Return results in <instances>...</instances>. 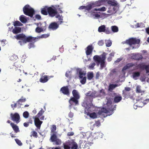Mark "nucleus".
Here are the masks:
<instances>
[{
	"label": "nucleus",
	"instance_id": "26",
	"mask_svg": "<svg viewBox=\"0 0 149 149\" xmlns=\"http://www.w3.org/2000/svg\"><path fill=\"white\" fill-rule=\"evenodd\" d=\"M21 29L19 27H15L12 30L13 33L15 34L19 33L21 32Z\"/></svg>",
	"mask_w": 149,
	"mask_h": 149
},
{
	"label": "nucleus",
	"instance_id": "9",
	"mask_svg": "<svg viewBox=\"0 0 149 149\" xmlns=\"http://www.w3.org/2000/svg\"><path fill=\"white\" fill-rule=\"evenodd\" d=\"M44 112V111L43 110V109H42L36 116L33 117V118L34 120L35 125L38 128H39L40 127L42 123V121L39 120V117L42 116Z\"/></svg>",
	"mask_w": 149,
	"mask_h": 149
},
{
	"label": "nucleus",
	"instance_id": "21",
	"mask_svg": "<svg viewBox=\"0 0 149 149\" xmlns=\"http://www.w3.org/2000/svg\"><path fill=\"white\" fill-rule=\"evenodd\" d=\"M107 1V0H100L96 1L93 3L94 7L95 6H99L104 4Z\"/></svg>",
	"mask_w": 149,
	"mask_h": 149
},
{
	"label": "nucleus",
	"instance_id": "4",
	"mask_svg": "<svg viewBox=\"0 0 149 149\" xmlns=\"http://www.w3.org/2000/svg\"><path fill=\"white\" fill-rule=\"evenodd\" d=\"M92 99H90L89 101H84L82 104V106L85 107V111L87 113V115L89 116L90 118L94 119L97 117V114L95 112L90 113L89 111L92 107L91 101Z\"/></svg>",
	"mask_w": 149,
	"mask_h": 149
},
{
	"label": "nucleus",
	"instance_id": "30",
	"mask_svg": "<svg viewBox=\"0 0 149 149\" xmlns=\"http://www.w3.org/2000/svg\"><path fill=\"white\" fill-rule=\"evenodd\" d=\"M94 7V6H93V3H91L88 5L85 6V9L86 10H90L92 8Z\"/></svg>",
	"mask_w": 149,
	"mask_h": 149
},
{
	"label": "nucleus",
	"instance_id": "60",
	"mask_svg": "<svg viewBox=\"0 0 149 149\" xmlns=\"http://www.w3.org/2000/svg\"><path fill=\"white\" fill-rule=\"evenodd\" d=\"M36 18L38 19H41V16L39 15H36Z\"/></svg>",
	"mask_w": 149,
	"mask_h": 149
},
{
	"label": "nucleus",
	"instance_id": "41",
	"mask_svg": "<svg viewBox=\"0 0 149 149\" xmlns=\"http://www.w3.org/2000/svg\"><path fill=\"white\" fill-rule=\"evenodd\" d=\"M29 114L27 111L24 112L23 114V116L25 118H27L29 117Z\"/></svg>",
	"mask_w": 149,
	"mask_h": 149
},
{
	"label": "nucleus",
	"instance_id": "59",
	"mask_svg": "<svg viewBox=\"0 0 149 149\" xmlns=\"http://www.w3.org/2000/svg\"><path fill=\"white\" fill-rule=\"evenodd\" d=\"M112 57L109 56L107 58V60L108 62H110L112 59Z\"/></svg>",
	"mask_w": 149,
	"mask_h": 149
},
{
	"label": "nucleus",
	"instance_id": "43",
	"mask_svg": "<svg viewBox=\"0 0 149 149\" xmlns=\"http://www.w3.org/2000/svg\"><path fill=\"white\" fill-rule=\"evenodd\" d=\"M23 25L22 24L21 22H20L19 21H16L14 23V26H22Z\"/></svg>",
	"mask_w": 149,
	"mask_h": 149
},
{
	"label": "nucleus",
	"instance_id": "45",
	"mask_svg": "<svg viewBox=\"0 0 149 149\" xmlns=\"http://www.w3.org/2000/svg\"><path fill=\"white\" fill-rule=\"evenodd\" d=\"M56 126L55 125H52V127L51 128V130L52 132H53V133H55L54 132L56 130ZM56 134V133H55Z\"/></svg>",
	"mask_w": 149,
	"mask_h": 149
},
{
	"label": "nucleus",
	"instance_id": "44",
	"mask_svg": "<svg viewBox=\"0 0 149 149\" xmlns=\"http://www.w3.org/2000/svg\"><path fill=\"white\" fill-rule=\"evenodd\" d=\"M121 100V97H120L116 96L114 99V101L115 102H118Z\"/></svg>",
	"mask_w": 149,
	"mask_h": 149
},
{
	"label": "nucleus",
	"instance_id": "16",
	"mask_svg": "<svg viewBox=\"0 0 149 149\" xmlns=\"http://www.w3.org/2000/svg\"><path fill=\"white\" fill-rule=\"evenodd\" d=\"M12 120L18 123L19 122L20 116L19 114L17 113H15L14 115L11 114Z\"/></svg>",
	"mask_w": 149,
	"mask_h": 149
},
{
	"label": "nucleus",
	"instance_id": "33",
	"mask_svg": "<svg viewBox=\"0 0 149 149\" xmlns=\"http://www.w3.org/2000/svg\"><path fill=\"white\" fill-rule=\"evenodd\" d=\"M112 31L113 33L117 32L118 31V27L116 26H112L111 27Z\"/></svg>",
	"mask_w": 149,
	"mask_h": 149
},
{
	"label": "nucleus",
	"instance_id": "47",
	"mask_svg": "<svg viewBox=\"0 0 149 149\" xmlns=\"http://www.w3.org/2000/svg\"><path fill=\"white\" fill-rule=\"evenodd\" d=\"M17 58V56L15 55H13L10 57V59L11 60L16 59Z\"/></svg>",
	"mask_w": 149,
	"mask_h": 149
},
{
	"label": "nucleus",
	"instance_id": "2",
	"mask_svg": "<svg viewBox=\"0 0 149 149\" xmlns=\"http://www.w3.org/2000/svg\"><path fill=\"white\" fill-rule=\"evenodd\" d=\"M52 6L53 8L49 7L47 6L43 7L41 8V13L45 15H47L48 14L49 16L53 17L58 13L57 9L58 10L60 13H63L62 11L61 10L63 8V7L61 6V4L60 5L56 6L55 7H54L53 6Z\"/></svg>",
	"mask_w": 149,
	"mask_h": 149
},
{
	"label": "nucleus",
	"instance_id": "8",
	"mask_svg": "<svg viewBox=\"0 0 149 149\" xmlns=\"http://www.w3.org/2000/svg\"><path fill=\"white\" fill-rule=\"evenodd\" d=\"M64 149H80L78 148L77 144L73 140H68L63 144Z\"/></svg>",
	"mask_w": 149,
	"mask_h": 149
},
{
	"label": "nucleus",
	"instance_id": "3",
	"mask_svg": "<svg viewBox=\"0 0 149 149\" xmlns=\"http://www.w3.org/2000/svg\"><path fill=\"white\" fill-rule=\"evenodd\" d=\"M107 54L105 52L103 53L100 56L95 55L93 57L94 61L96 63L97 66L100 64V70H102L106 66V63L105 60L106 58Z\"/></svg>",
	"mask_w": 149,
	"mask_h": 149
},
{
	"label": "nucleus",
	"instance_id": "1",
	"mask_svg": "<svg viewBox=\"0 0 149 149\" xmlns=\"http://www.w3.org/2000/svg\"><path fill=\"white\" fill-rule=\"evenodd\" d=\"M78 136L80 139L79 141L80 148L81 147L83 148H86L87 144L91 146L93 144L92 142H90V141H92L93 139L90 132H80L78 135Z\"/></svg>",
	"mask_w": 149,
	"mask_h": 149
},
{
	"label": "nucleus",
	"instance_id": "11",
	"mask_svg": "<svg viewBox=\"0 0 149 149\" xmlns=\"http://www.w3.org/2000/svg\"><path fill=\"white\" fill-rule=\"evenodd\" d=\"M94 10V9L91 10V17L94 19H96L102 18L103 17H106L107 14L100 12H97Z\"/></svg>",
	"mask_w": 149,
	"mask_h": 149
},
{
	"label": "nucleus",
	"instance_id": "19",
	"mask_svg": "<svg viewBox=\"0 0 149 149\" xmlns=\"http://www.w3.org/2000/svg\"><path fill=\"white\" fill-rule=\"evenodd\" d=\"M59 24H58L56 22H54L51 23L49 25V29L53 30L56 29L59 27Z\"/></svg>",
	"mask_w": 149,
	"mask_h": 149
},
{
	"label": "nucleus",
	"instance_id": "53",
	"mask_svg": "<svg viewBox=\"0 0 149 149\" xmlns=\"http://www.w3.org/2000/svg\"><path fill=\"white\" fill-rule=\"evenodd\" d=\"M16 104H17V108H19L21 107V105L22 104L21 103H20V102H19V101H18L17 102Z\"/></svg>",
	"mask_w": 149,
	"mask_h": 149
},
{
	"label": "nucleus",
	"instance_id": "56",
	"mask_svg": "<svg viewBox=\"0 0 149 149\" xmlns=\"http://www.w3.org/2000/svg\"><path fill=\"white\" fill-rule=\"evenodd\" d=\"M121 60V59L120 58H118L114 62V63L115 64H117V63L120 62V61Z\"/></svg>",
	"mask_w": 149,
	"mask_h": 149
},
{
	"label": "nucleus",
	"instance_id": "24",
	"mask_svg": "<svg viewBox=\"0 0 149 149\" xmlns=\"http://www.w3.org/2000/svg\"><path fill=\"white\" fill-rule=\"evenodd\" d=\"M10 125L15 133L19 132L18 126L13 123H10Z\"/></svg>",
	"mask_w": 149,
	"mask_h": 149
},
{
	"label": "nucleus",
	"instance_id": "57",
	"mask_svg": "<svg viewBox=\"0 0 149 149\" xmlns=\"http://www.w3.org/2000/svg\"><path fill=\"white\" fill-rule=\"evenodd\" d=\"M115 53L114 52H112L109 55V56L113 57L114 56Z\"/></svg>",
	"mask_w": 149,
	"mask_h": 149
},
{
	"label": "nucleus",
	"instance_id": "63",
	"mask_svg": "<svg viewBox=\"0 0 149 149\" xmlns=\"http://www.w3.org/2000/svg\"><path fill=\"white\" fill-rule=\"evenodd\" d=\"M29 123H24V125L25 127H27L29 125Z\"/></svg>",
	"mask_w": 149,
	"mask_h": 149
},
{
	"label": "nucleus",
	"instance_id": "34",
	"mask_svg": "<svg viewBox=\"0 0 149 149\" xmlns=\"http://www.w3.org/2000/svg\"><path fill=\"white\" fill-rule=\"evenodd\" d=\"M103 134L102 133L100 132H98L95 133L94 136H96V137H95V138H102L103 136Z\"/></svg>",
	"mask_w": 149,
	"mask_h": 149
},
{
	"label": "nucleus",
	"instance_id": "15",
	"mask_svg": "<svg viewBox=\"0 0 149 149\" xmlns=\"http://www.w3.org/2000/svg\"><path fill=\"white\" fill-rule=\"evenodd\" d=\"M118 8V6H110L107 12L110 13L109 15H111L116 13Z\"/></svg>",
	"mask_w": 149,
	"mask_h": 149
},
{
	"label": "nucleus",
	"instance_id": "46",
	"mask_svg": "<svg viewBox=\"0 0 149 149\" xmlns=\"http://www.w3.org/2000/svg\"><path fill=\"white\" fill-rule=\"evenodd\" d=\"M15 140L16 143L19 146H21L22 145V143L21 142V141L19 140L18 139H15Z\"/></svg>",
	"mask_w": 149,
	"mask_h": 149
},
{
	"label": "nucleus",
	"instance_id": "54",
	"mask_svg": "<svg viewBox=\"0 0 149 149\" xmlns=\"http://www.w3.org/2000/svg\"><path fill=\"white\" fill-rule=\"evenodd\" d=\"M104 32L107 34H109L110 33V31L108 28L106 29H105Z\"/></svg>",
	"mask_w": 149,
	"mask_h": 149
},
{
	"label": "nucleus",
	"instance_id": "28",
	"mask_svg": "<svg viewBox=\"0 0 149 149\" xmlns=\"http://www.w3.org/2000/svg\"><path fill=\"white\" fill-rule=\"evenodd\" d=\"M107 2L110 5V6H117L116 2L114 0H108Z\"/></svg>",
	"mask_w": 149,
	"mask_h": 149
},
{
	"label": "nucleus",
	"instance_id": "39",
	"mask_svg": "<svg viewBox=\"0 0 149 149\" xmlns=\"http://www.w3.org/2000/svg\"><path fill=\"white\" fill-rule=\"evenodd\" d=\"M93 72H88L87 74L88 79L89 80H91L93 78Z\"/></svg>",
	"mask_w": 149,
	"mask_h": 149
},
{
	"label": "nucleus",
	"instance_id": "49",
	"mask_svg": "<svg viewBox=\"0 0 149 149\" xmlns=\"http://www.w3.org/2000/svg\"><path fill=\"white\" fill-rule=\"evenodd\" d=\"M29 48L30 49L31 48H34L35 47V46L34 45L33 43H30L28 45Z\"/></svg>",
	"mask_w": 149,
	"mask_h": 149
},
{
	"label": "nucleus",
	"instance_id": "38",
	"mask_svg": "<svg viewBox=\"0 0 149 149\" xmlns=\"http://www.w3.org/2000/svg\"><path fill=\"white\" fill-rule=\"evenodd\" d=\"M49 36V34H44L41 36H37L36 38H46Z\"/></svg>",
	"mask_w": 149,
	"mask_h": 149
},
{
	"label": "nucleus",
	"instance_id": "18",
	"mask_svg": "<svg viewBox=\"0 0 149 149\" xmlns=\"http://www.w3.org/2000/svg\"><path fill=\"white\" fill-rule=\"evenodd\" d=\"M77 73L79 75V79L86 77L85 76L86 73L81 69H78L77 70Z\"/></svg>",
	"mask_w": 149,
	"mask_h": 149
},
{
	"label": "nucleus",
	"instance_id": "13",
	"mask_svg": "<svg viewBox=\"0 0 149 149\" xmlns=\"http://www.w3.org/2000/svg\"><path fill=\"white\" fill-rule=\"evenodd\" d=\"M86 97L85 99L87 100L89 98V97H97L98 95L97 94V92L95 91H90L87 92L86 94Z\"/></svg>",
	"mask_w": 149,
	"mask_h": 149
},
{
	"label": "nucleus",
	"instance_id": "35",
	"mask_svg": "<svg viewBox=\"0 0 149 149\" xmlns=\"http://www.w3.org/2000/svg\"><path fill=\"white\" fill-rule=\"evenodd\" d=\"M105 28V26L104 25H102L99 27L98 31L99 32H104Z\"/></svg>",
	"mask_w": 149,
	"mask_h": 149
},
{
	"label": "nucleus",
	"instance_id": "40",
	"mask_svg": "<svg viewBox=\"0 0 149 149\" xmlns=\"http://www.w3.org/2000/svg\"><path fill=\"white\" fill-rule=\"evenodd\" d=\"M106 8L105 7H103L102 8H95L94 9V10H95L96 11H104L106 10Z\"/></svg>",
	"mask_w": 149,
	"mask_h": 149
},
{
	"label": "nucleus",
	"instance_id": "20",
	"mask_svg": "<svg viewBox=\"0 0 149 149\" xmlns=\"http://www.w3.org/2000/svg\"><path fill=\"white\" fill-rule=\"evenodd\" d=\"M120 69H119L118 68L113 69L111 70L109 74V75L110 77H111L114 74L116 75L120 74Z\"/></svg>",
	"mask_w": 149,
	"mask_h": 149
},
{
	"label": "nucleus",
	"instance_id": "62",
	"mask_svg": "<svg viewBox=\"0 0 149 149\" xmlns=\"http://www.w3.org/2000/svg\"><path fill=\"white\" fill-rule=\"evenodd\" d=\"M100 75V73L99 72H98L96 74V78L97 79H98Z\"/></svg>",
	"mask_w": 149,
	"mask_h": 149
},
{
	"label": "nucleus",
	"instance_id": "22",
	"mask_svg": "<svg viewBox=\"0 0 149 149\" xmlns=\"http://www.w3.org/2000/svg\"><path fill=\"white\" fill-rule=\"evenodd\" d=\"M57 13L55 16L56 18L58 19V21H57V23L58 24L60 25L61 24L63 23V17L62 15H60L59 14H57Z\"/></svg>",
	"mask_w": 149,
	"mask_h": 149
},
{
	"label": "nucleus",
	"instance_id": "25",
	"mask_svg": "<svg viewBox=\"0 0 149 149\" xmlns=\"http://www.w3.org/2000/svg\"><path fill=\"white\" fill-rule=\"evenodd\" d=\"M48 80L47 76L45 75L42 76L40 79V81L42 83H44L47 82Z\"/></svg>",
	"mask_w": 149,
	"mask_h": 149
},
{
	"label": "nucleus",
	"instance_id": "64",
	"mask_svg": "<svg viewBox=\"0 0 149 149\" xmlns=\"http://www.w3.org/2000/svg\"><path fill=\"white\" fill-rule=\"evenodd\" d=\"M52 149H61L60 147H53Z\"/></svg>",
	"mask_w": 149,
	"mask_h": 149
},
{
	"label": "nucleus",
	"instance_id": "31",
	"mask_svg": "<svg viewBox=\"0 0 149 149\" xmlns=\"http://www.w3.org/2000/svg\"><path fill=\"white\" fill-rule=\"evenodd\" d=\"M96 65L95 63L93 62L91 63L88 65L87 66V67L88 69L90 70H94L95 69V66Z\"/></svg>",
	"mask_w": 149,
	"mask_h": 149
},
{
	"label": "nucleus",
	"instance_id": "51",
	"mask_svg": "<svg viewBox=\"0 0 149 149\" xmlns=\"http://www.w3.org/2000/svg\"><path fill=\"white\" fill-rule=\"evenodd\" d=\"M93 125L94 126L99 127L100 125V121H97L95 122V123Z\"/></svg>",
	"mask_w": 149,
	"mask_h": 149
},
{
	"label": "nucleus",
	"instance_id": "52",
	"mask_svg": "<svg viewBox=\"0 0 149 149\" xmlns=\"http://www.w3.org/2000/svg\"><path fill=\"white\" fill-rule=\"evenodd\" d=\"M26 100V99L25 98H23V97H22L21 99H19L18 101L19 102H20V103H21L22 102H24Z\"/></svg>",
	"mask_w": 149,
	"mask_h": 149
},
{
	"label": "nucleus",
	"instance_id": "48",
	"mask_svg": "<svg viewBox=\"0 0 149 149\" xmlns=\"http://www.w3.org/2000/svg\"><path fill=\"white\" fill-rule=\"evenodd\" d=\"M31 133V136H33L35 137L36 138L37 137V133L35 131H33Z\"/></svg>",
	"mask_w": 149,
	"mask_h": 149
},
{
	"label": "nucleus",
	"instance_id": "7",
	"mask_svg": "<svg viewBox=\"0 0 149 149\" xmlns=\"http://www.w3.org/2000/svg\"><path fill=\"white\" fill-rule=\"evenodd\" d=\"M112 102L111 100H108L107 103V109L103 108L98 112L99 115H102L103 113H107L108 116L112 115L113 113V106H111Z\"/></svg>",
	"mask_w": 149,
	"mask_h": 149
},
{
	"label": "nucleus",
	"instance_id": "58",
	"mask_svg": "<svg viewBox=\"0 0 149 149\" xmlns=\"http://www.w3.org/2000/svg\"><path fill=\"white\" fill-rule=\"evenodd\" d=\"M74 134L73 132H70L68 133L67 135L68 136H72Z\"/></svg>",
	"mask_w": 149,
	"mask_h": 149
},
{
	"label": "nucleus",
	"instance_id": "10",
	"mask_svg": "<svg viewBox=\"0 0 149 149\" xmlns=\"http://www.w3.org/2000/svg\"><path fill=\"white\" fill-rule=\"evenodd\" d=\"M23 11L25 15L31 17H33L34 12L33 9L28 5L24 7L23 8Z\"/></svg>",
	"mask_w": 149,
	"mask_h": 149
},
{
	"label": "nucleus",
	"instance_id": "61",
	"mask_svg": "<svg viewBox=\"0 0 149 149\" xmlns=\"http://www.w3.org/2000/svg\"><path fill=\"white\" fill-rule=\"evenodd\" d=\"M70 118H71L73 116V114L72 113V112H70L68 114Z\"/></svg>",
	"mask_w": 149,
	"mask_h": 149
},
{
	"label": "nucleus",
	"instance_id": "29",
	"mask_svg": "<svg viewBox=\"0 0 149 149\" xmlns=\"http://www.w3.org/2000/svg\"><path fill=\"white\" fill-rule=\"evenodd\" d=\"M72 70V69H71L70 70H67L65 73V77L67 78H71Z\"/></svg>",
	"mask_w": 149,
	"mask_h": 149
},
{
	"label": "nucleus",
	"instance_id": "36",
	"mask_svg": "<svg viewBox=\"0 0 149 149\" xmlns=\"http://www.w3.org/2000/svg\"><path fill=\"white\" fill-rule=\"evenodd\" d=\"M118 85L116 84H111L109 86V90L110 91H111L116 87Z\"/></svg>",
	"mask_w": 149,
	"mask_h": 149
},
{
	"label": "nucleus",
	"instance_id": "23",
	"mask_svg": "<svg viewBox=\"0 0 149 149\" xmlns=\"http://www.w3.org/2000/svg\"><path fill=\"white\" fill-rule=\"evenodd\" d=\"M64 94L67 95H69V92L68 86H66L62 87L60 90Z\"/></svg>",
	"mask_w": 149,
	"mask_h": 149
},
{
	"label": "nucleus",
	"instance_id": "17",
	"mask_svg": "<svg viewBox=\"0 0 149 149\" xmlns=\"http://www.w3.org/2000/svg\"><path fill=\"white\" fill-rule=\"evenodd\" d=\"M35 24L37 26V27L36 28L35 31L36 32L38 33H39L42 31L43 29H45V27H44L43 26H42V24L40 23H35Z\"/></svg>",
	"mask_w": 149,
	"mask_h": 149
},
{
	"label": "nucleus",
	"instance_id": "42",
	"mask_svg": "<svg viewBox=\"0 0 149 149\" xmlns=\"http://www.w3.org/2000/svg\"><path fill=\"white\" fill-rule=\"evenodd\" d=\"M79 79L80 80V82L82 84H84L86 83V77H84V78H81Z\"/></svg>",
	"mask_w": 149,
	"mask_h": 149
},
{
	"label": "nucleus",
	"instance_id": "27",
	"mask_svg": "<svg viewBox=\"0 0 149 149\" xmlns=\"http://www.w3.org/2000/svg\"><path fill=\"white\" fill-rule=\"evenodd\" d=\"M19 20L23 23H26L27 21L26 17L24 15H22L19 17Z\"/></svg>",
	"mask_w": 149,
	"mask_h": 149
},
{
	"label": "nucleus",
	"instance_id": "37",
	"mask_svg": "<svg viewBox=\"0 0 149 149\" xmlns=\"http://www.w3.org/2000/svg\"><path fill=\"white\" fill-rule=\"evenodd\" d=\"M105 43L106 46L108 47L111 46L112 44L111 41L110 40H106Z\"/></svg>",
	"mask_w": 149,
	"mask_h": 149
},
{
	"label": "nucleus",
	"instance_id": "55",
	"mask_svg": "<svg viewBox=\"0 0 149 149\" xmlns=\"http://www.w3.org/2000/svg\"><path fill=\"white\" fill-rule=\"evenodd\" d=\"M11 107L13 109L14 108L17 107V104H16V103H14V104H11Z\"/></svg>",
	"mask_w": 149,
	"mask_h": 149
},
{
	"label": "nucleus",
	"instance_id": "6",
	"mask_svg": "<svg viewBox=\"0 0 149 149\" xmlns=\"http://www.w3.org/2000/svg\"><path fill=\"white\" fill-rule=\"evenodd\" d=\"M72 93L73 97H71L69 101L70 104L69 107L70 109L74 106L79 104L78 100L80 98L79 93L77 90H73Z\"/></svg>",
	"mask_w": 149,
	"mask_h": 149
},
{
	"label": "nucleus",
	"instance_id": "50",
	"mask_svg": "<svg viewBox=\"0 0 149 149\" xmlns=\"http://www.w3.org/2000/svg\"><path fill=\"white\" fill-rule=\"evenodd\" d=\"M98 44L99 46L103 45L104 44V41L102 40L99 41L98 42Z\"/></svg>",
	"mask_w": 149,
	"mask_h": 149
},
{
	"label": "nucleus",
	"instance_id": "14",
	"mask_svg": "<svg viewBox=\"0 0 149 149\" xmlns=\"http://www.w3.org/2000/svg\"><path fill=\"white\" fill-rule=\"evenodd\" d=\"M94 47L91 44L88 46L87 47L86 49V53L88 58V56L90 55L91 56L92 53V51Z\"/></svg>",
	"mask_w": 149,
	"mask_h": 149
},
{
	"label": "nucleus",
	"instance_id": "5",
	"mask_svg": "<svg viewBox=\"0 0 149 149\" xmlns=\"http://www.w3.org/2000/svg\"><path fill=\"white\" fill-rule=\"evenodd\" d=\"M14 37L17 39L20 40L19 41L21 45H23L26 44L27 42H32L36 40V38L31 36L26 37L23 34H19L14 36Z\"/></svg>",
	"mask_w": 149,
	"mask_h": 149
},
{
	"label": "nucleus",
	"instance_id": "32",
	"mask_svg": "<svg viewBox=\"0 0 149 149\" xmlns=\"http://www.w3.org/2000/svg\"><path fill=\"white\" fill-rule=\"evenodd\" d=\"M97 94H98V95L97 97H102L104 96L105 95V93L103 89H101L99 91L97 92Z\"/></svg>",
	"mask_w": 149,
	"mask_h": 149
},
{
	"label": "nucleus",
	"instance_id": "12",
	"mask_svg": "<svg viewBox=\"0 0 149 149\" xmlns=\"http://www.w3.org/2000/svg\"><path fill=\"white\" fill-rule=\"evenodd\" d=\"M50 140L52 142H54V144L56 145H60L61 143V140L57 138L56 134L54 133L51 135L50 138Z\"/></svg>",
	"mask_w": 149,
	"mask_h": 149
}]
</instances>
